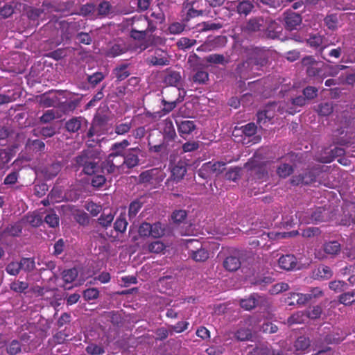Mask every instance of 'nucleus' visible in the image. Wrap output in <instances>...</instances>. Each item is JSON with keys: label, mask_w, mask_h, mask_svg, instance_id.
Masks as SVG:
<instances>
[{"label": "nucleus", "mask_w": 355, "mask_h": 355, "mask_svg": "<svg viewBox=\"0 0 355 355\" xmlns=\"http://www.w3.org/2000/svg\"><path fill=\"white\" fill-rule=\"evenodd\" d=\"M76 171L83 168V172L88 175H94L98 170V162H96L91 150H83L76 156L73 162Z\"/></svg>", "instance_id": "nucleus-1"}, {"label": "nucleus", "mask_w": 355, "mask_h": 355, "mask_svg": "<svg viewBox=\"0 0 355 355\" xmlns=\"http://www.w3.org/2000/svg\"><path fill=\"white\" fill-rule=\"evenodd\" d=\"M222 166V162H217L211 163V162L204 164L202 168L199 171V175L203 177V173L207 172L209 176L215 177L214 184H211V192L215 195H220L221 193V180L220 178L218 177L222 171L220 167Z\"/></svg>", "instance_id": "nucleus-2"}, {"label": "nucleus", "mask_w": 355, "mask_h": 355, "mask_svg": "<svg viewBox=\"0 0 355 355\" xmlns=\"http://www.w3.org/2000/svg\"><path fill=\"white\" fill-rule=\"evenodd\" d=\"M189 257L196 262H205L209 258V251L197 239L186 240Z\"/></svg>", "instance_id": "nucleus-3"}, {"label": "nucleus", "mask_w": 355, "mask_h": 355, "mask_svg": "<svg viewBox=\"0 0 355 355\" xmlns=\"http://www.w3.org/2000/svg\"><path fill=\"white\" fill-rule=\"evenodd\" d=\"M144 151L138 146L128 148L121 162L123 168L132 169L140 164L139 156H144Z\"/></svg>", "instance_id": "nucleus-4"}, {"label": "nucleus", "mask_w": 355, "mask_h": 355, "mask_svg": "<svg viewBox=\"0 0 355 355\" xmlns=\"http://www.w3.org/2000/svg\"><path fill=\"white\" fill-rule=\"evenodd\" d=\"M148 51L153 53L148 57V63L153 66H166L170 64V56L167 51L157 47Z\"/></svg>", "instance_id": "nucleus-5"}, {"label": "nucleus", "mask_w": 355, "mask_h": 355, "mask_svg": "<svg viewBox=\"0 0 355 355\" xmlns=\"http://www.w3.org/2000/svg\"><path fill=\"white\" fill-rule=\"evenodd\" d=\"M302 64L307 67L306 72L309 76L319 77L322 80L324 79L322 78V75L324 71L323 65H324V64L316 61L311 56L303 58Z\"/></svg>", "instance_id": "nucleus-6"}, {"label": "nucleus", "mask_w": 355, "mask_h": 355, "mask_svg": "<svg viewBox=\"0 0 355 355\" xmlns=\"http://www.w3.org/2000/svg\"><path fill=\"white\" fill-rule=\"evenodd\" d=\"M187 164L185 162L178 161L171 169V176L167 179L166 184H169L173 181L176 183L180 182L185 176L187 172Z\"/></svg>", "instance_id": "nucleus-7"}, {"label": "nucleus", "mask_w": 355, "mask_h": 355, "mask_svg": "<svg viewBox=\"0 0 355 355\" xmlns=\"http://www.w3.org/2000/svg\"><path fill=\"white\" fill-rule=\"evenodd\" d=\"M192 75L190 80L196 85H205L209 81V73L202 64H196L192 67Z\"/></svg>", "instance_id": "nucleus-8"}, {"label": "nucleus", "mask_w": 355, "mask_h": 355, "mask_svg": "<svg viewBox=\"0 0 355 355\" xmlns=\"http://www.w3.org/2000/svg\"><path fill=\"white\" fill-rule=\"evenodd\" d=\"M340 250V244L336 241L326 243L322 249L315 250V256L318 259H324L327 255H336Z\"/></svg>", "instance_id": "nucleus-9"}, {"label": "nucleus", "mask_w": 355, "mask_h": 355, "mask_svg": "<svg viewBox=\"0 0 355 355\" xmlns=\"http://www.w3.org/2000/svg\"><path fill=\"white\" fill-rule=\"evenodd\" d=\"M116 158L113 157L112 155H108L105 161L102 162L101 168L103 172L109 174L119 173L121 170H123L121 162H115Z\"/></svg>", "instance_id": "nucleus-10"}, {"label": "nucleus", "mask_w": 355, "mask_h": 355, "mask_svg": "<svg viewBox=\"0 0 355 355\" xmlns=\"http://www.w3.org/2000/svg\"><path fill=\"white\" fill-rule=\"evenodd\" d=\"M311 300V296L309 294L299 293H291L285 299V302L290 306L292 305H304Z\"/></svg>", "instance_id": "nucleus-11"}, {"label": "nucleus", "mask_w": 355, "mask_h": 355, "mask_svg": "<svg viewBox=\"0 0 355 355\" xmlns=\"http://www.w3.org/2000/svg\"><path fill=\"white\" fill-rule=\"evenodd\" d=\"M284 21L288 30L296 29L302 23L301 16L294 12H286L284 14Z\"/></svg>", "instance_id": "nucleus-12"}, {"label": "nucleus", "mask_w": 355, "mask_h": 355, "mask_svg": "<svg viewBox=\"0 0 355 355\" xmlns=\"http://www.w3.org/2000/svg\"><path fill=\"white\" fill-rule=\"evenodd\" d=\"M178 131L182 137L191 134L196 128L194 121L189 120L176 121Z\"/></svg>", "instance_id": "nucleus-13"}, {"label": "nucleus", "mask_w": 355, "mask_h": 355, "mask_svg": "<svg viewBox=\"0 0 355 355\" xmlns=\"http://www.w3.org/2000/svg\"><path fill=\"white\" fill-rule=\"evenodd\" d=\"M130 143L128 139H123L120 142H116L111 146L112 153L109 155H112L113 157L118 159L119 157H123L125 153V149L129 146Z\"/></svg>", "instance_id": "nucleus-14"}, {"label": "nucleus", "mask_w": 355, "mask_h": 355, "mask_svg": "<svg viewBox=\"0 0 355 355\" xmlns=\"http://www.w3.org/2000/svg\"><path fill=\"white\" fill-rule=\"evenodd\" d=\"M176 137L177 135L172 121L166 119L163 129V141L169 144V142L175 141Z\"/></svg>", "instance_id": "nucleus-15"}, {"label": "nucleus", "mask_w": 355, "mask_h": 355, "mask_svg": "<svg viewBox=\"0 0 355 355\" xmlns=\"http://www.w3.org/2000/svg\"><path fill=\"white\" fill-rule=\"evenodd\" d=\"M129 66L128 63H121L113 69V74L116 78V81L121 82L130 75V72L128 69Z\"/></svg>", "instance_id": "nucleus-16"}, {"label": "nucleus", "mask_w": 355, "mask_h": 355, "mask_svg": "<svg viewBox=\"0 0 355 355\" xmlns=\"http://www.w3.org/2000/svg\"><path fill=\"white\" fill-rule=\"evenodd\" d=\"M150 26V22L147 17L144 16H140L138 17H133L132 24L131 26V29L135 31H143L144 33H147L148 27Z\"/></svg>", "instance_id": "nucleus-17"}, {"label": "nucleus", "mask_w": 355, "mask_h": 355, "mask_svg": "<svg viewBox=\"0 0 355 355\" xmlns=\"http://www.w3.org/2000/svg\"><path fill=\"white\" fill-rule=\"evenodd\" d=\"M325 210L321 207L316 209L315 211L311 214V216L309 218H306L304 216H302V214L299 216V220L301 223H318L324 220V216Z\"/></svg>", "instance_id": "nucleus-18"}, {"label": "nucleus", "mask_w": 355, "mask_h": 355, "mask_svg": "<svg viewBox=\"0 0 355 355\" xmlns=\"http://www.w3.org/2000/svg\"><path fill=\"white\" fill-rule=\"evenodd\" d=\"M278 263L284 270H292L296 266V258L292 254L284 255L279 259Z\"/></svg>", "instance_id": "nucleus-19"}, {"label": "nucleus", "mask_w": 355, "mask_h": 355, "mask_svg": "<svg viewBox=\"0 0 355 355\" xmlns=\"http://www.w3.org/2000/svg\"><path fill=\"white\" fill-rule=\"evenodd\" d=\"M127 48L124 44H112L105 51V56L108 58H115L125 53Z\"/></svg>", "instance_id": "nucleus-20"}, {"label": "nucleus", "mask_w": 355, "mask_h": 355, "mask_svg": "<svg viewBox=\"0 0 355 355\" xmlns=\"http://www.w3.org/2000/svg\"><path fill=\"white\" fill-rule=\"evenodd\" d=\"M306 99L304 97L300 96L293 99L291 102L286 105V108H283L286 112H288L291 114H295L297 110V107H301L305 105Z\"/></svg>", "instance_id": "nucleus-21"}, {"label": "nucleus", "mask_w": 355, "mask_h": 355, "mask_svg": "<svg viewBox=\"0 0 355 355\" xmlns=\"http://www.w3.org/2000/svg\"><path fill=\"white\" fill-rule=\"evenodd\" d=\"M83 119L80 116L70 119L65 123L67 130L70 132H78L81 128Z\"/></svg>", "instance_id": "nucleus-22"}, {"label": "nucleus", "mask_w": 355, "mask_h": 355, "mask_svg": "<svg viewBox=\"0 0 355 355\" xmlns=\"http://www.w3.org/2000/svg\"><path fill=\"white\" fill-rule=\"evenodd\" d=\"M177 101H167L164 98L162 100L164 106L162 110L155 113V116L162 117L173 111L177 106Z\"/></svg>", "instance_id": "nucleus-23"}, {"label": "nucleus", "mask_w": 355, "mask_h": 355, "mask_svg": "<svg viewBox=\"0 0 355 355\" xmlns=\"http://www.w3.org/2000/svg\"><path fill=\"white\" fill-rule=\"evenodd\" d=\"M310 345L309 339L304 337H299L295 343V349L296 354L303 353Z\"/></svg>", "instance_id": "nucleus-24"}, {"label": "nucleus", "mask_w": 355, "mask_h": 355, "mask_svg": "<svg viewBox=\"0 0 355 355\" xmlns=\"http://www.w3.org/2000/svg\"><path fill=\"white\" fill-rule=\"evenodd\" d=\"M324 71L322 75V78H324L327 76H336L340 70L345 69L347 67L345 65H323Z\"/></svg>", "instance_id": "nucleus-25"}, {"label": "nucleus", "mask_w": 355, "mask_h": 355, "mask_svg": "<svg viewBox=\"0 0 355 355\" xmlns=\"http://www.w3.org/2000/svg\"><path fill=\"white\" fill-rule=\"evenodd\" d=\"M180 80V73L176 71H168L164 77V82L171 86H177Z\"/></svg>", "instance_id": "nucleus-26"}, {"label": "nucleus", "mask_w": 355, "mask_h": 355, "mask_svg": "<svg viewBox=\"0 0 355 355\" xmlns=\"http://www.w3.org/2000/svg\"><path fill=\"white\" fill-rule=\"evenodd\" d=\"M62 168V164L59 162H54L47 166L45 169V175L48 179H52L58 175Z\"/></svg>", "instance_id": "nucleus-27"}, {"label": "nucleus", "mask_w": 355, "mask_h": 355, "mask_svg": "<svg viewBox=\"0 0 355 355\" xmlns=\"http://www.w3.org/2000/svg\"><path fill=\"white\" fill-rule=\"evenodd\" d=\"M241 263L239 259L234 256L227 257L223 262V267L230 271L236 270L240 267Z\"/></svg>", "instance_id": "nucleus-28"}, {"label": "nucleus", "mask_w": 355, "mask_h": 355, "mask_svg": "<svg viewBox=\"0 0 355 355\" xmlns=\"http://www.w3.org/2000/svg\"><path fill=\"white\" fill-rule=\"evenodd\" d=\"M142 207L143 202H141L139 199L131 202L128 207V216L130 219L135 218Z\"/></svg>", "instance_id": "nucleus-29"}, {"label": "nucleus", "mask_w": 355, "mask_h": 355, "mask_svg": "<svg viewBox=\"0 0 355 355\" xmlns=\"http://www.w3.org/2000/svg\"><path fill=\"white\" fill-rule=\"evenodd\" d=\"M85 351L90 355H102L105 354V350L103 345L96 343H89L85 348Z\"/></svg>", "instance_id": "nucleus-30"}, {"label": "nucleus", "mask_w": 355, "mask_h": 355, "mask_svg": "<svg viewBox=\"0 0 355 355\" xmlns=\"http://www.w3.org/2000/svg\"><path fill=\"white\" fill-rule=\"evenodd\" d=\"M62 278L64 283L73 282L78 277V271L75 268L67 269L62 271Z\"/></svg>", "instance_id": "nucleus-31"}, {"label": "nucleus", "mask_w": 355, "mask_h": 355, "mask_svg": "<svg viewBox=\"0 0 355 355\" xmlns=\"http://www.w3.org/2000/svg\"><path fill=\"white\" fill-rule=\"evenodd\" d=\"M168 144L165 143L164 141H163L161 144L157 145H152L151 142L148 141V149L150 152L152 153H164L167 154L168 152Z\"/></svg>", "instance_id": "nucleus-32"}, {"label": "nucleus", "mask_w": 355, "mask_h": 355, "mask_svg": "<svg viewBox=\"0 0 355 355\" xmlns=\"http://www.w3.org/2000/svg\"><path fill=\"white\" fill-rule=\"evenodd\" d=\"M21 270L31 272L35 268V259L33 258L23 257L19 261Z\"/></svg>", "instance_id": "nucleus-33"}, {"label": "nucleus", "mask_w": 355, "mask_h": 355, "mask_svg": "<svg viewBox=\"0 0 355 355\" xmlns=\"http://www.w3.org/2000/svg\"><path fill=\"white\" fill-rule=\"evenodd\" d=\"M128 224L125 216L121 214L114 223V229L116 232L123 233L126 230Z\"/></svg>", "instance_id": "nucleus-34"}, {"label": "nucleus", "mask_w": 355, "mask_h": 355, "mask_svg": "<svg viewBox=\"0 0 355 355\" xmlns=\"http://www.w3.org/2000/svg\"><path fill=\"white\" fill-rule=\"evenodd\" d=\"M332 271L329 267L326 266H321L318 267L317 270L315 272V276L316 278L327 279L332 276Z\"/></svg>", "instance_id": "nucleus-35"}, {"label": "nucleus", "mask_w": 355, "mask_h": 355, "mask_svg": "<svg viewBox=\"0 0 355 355\" xmlns=\"http://www.w3.org/2000/svg\"><path fill=\"white\" fill-rule=\"evenodd\" d=\"M26 147L31 148L35 152H42L44 150L45 144L39 139H28L26 142Z\"/></svg>", "instance_id": "nucleus-36"}, {"label": "nucleus", "mask_w": 355, "mask_h": 355, "mask_svg": "<svg viewBox=\"0 0 355 355\" xmlns=\"http://www.w3.org/2000/svg\"><path fill=\"white\" fill-rule=\"evenodd\" d=\"M28 283L26 282L16 280L10 284V288L15 293H21L25 292V291L28 288Z\"/></svg>", "instance_id": "nucleus-37"}, {"label": "nucleus", "mask_w": 355, "mask_h": 355, "mask_svg": "<svg viewBox=\"0 0 355 355\" xmlns=\"http://www.w3.org/2000/svg\"><path fill=\"white\" fill-rule=\"evenodd\" d=\"M151 236L154 238H160L165 234V226L162 223L156 222L151 224Z\"/></svg>", "instance_id": "nucleus-38"}, {"label": "nucleus", "mask_w": 355, "mask_h": 355, "mask_svg": "<svg viewBox=\"0 0 355 355\" xmlns=\"http://www.w3.org/2000/svg\"><path fill=\"white\" fill-rule=\"evenodd\" d=\"M154 168L143 171L139 175V182L153 184Z\"/></svg>", "instance_id": "nucleus-39"}, {"label": "nucleus", "mask_w": 355, "mask_h": 355, "mask_svg": "<svg viewBox=\"0 0 355 355\" xmlns=\"http://www.w3.org/2000/svg\"><path fill=\"white\" fill-rule=\"evenodd\" d=\"M196 44V40L194 39H189L188 37H181L177 42V46L180 50H186L191 48Z\"/></svg>", "instance_id": "nucleus-40"}, {"label": "nucleus", "mask_w": 355, "mask_h": 355, "mask_svg": "<svg viewBox=\"0 0 355 355\" xmlns=\"http://www.w3.org/2000/svg\"><path fill=\"white\" fill-rule=\"evenodd\" d=\"M187 216V213L185 210L178 209L172 213L171 218L174 223L180 224L185 220Z\"/></svg>", "instance_id": "nucleus-41"}, {"label": "nucleus", "mask_w": 355, "mask_h": 355, "mask_svg": "<svg viewBox=\"0 0 355 355\" xmlns=\"http://www.w3.org/2000/svg\"><path fill=\"white\" fill-rule=\"evenodd\" d=\"M76 221L81 226H87L90 222V218L87 213L82 211H78L74 215Z\"/></svg>", "instance_id": "nucleus-42"}, {"label": "nucleus", "mask_w": 355, "mask_h": 355, "mask_svg": "<svg viewBox=\"0 0 355 355\" xmlns=\"http://www.w3.org/2000/svg\"><path fill=\"white\" fill-rule=\"evenodd\" d=\"M21 351V345L17 340H12L6 347V352L10 355H16Z\"/></svg>", "instance_id": "nucleus-43"}, {"label": "nucleus", "mask_w": 355, "mask_h": 355, "mask_svg": "<svg viewBox=\"0 0 355 355\" xmlns=\"http://www.w3.org/2000/svg\"><path fill=\"white\" fill-rule=\"evenodd\" d=\"M112 10V6L108 1L101 2L97 8L98 15L101 17H105L108 15Z\"/></svg>", "instance_id": "nucleus-44"}, {"label": "nucleus", "mask_w": 355, "mask_h": 355, "mask_svg": "<svg viewBox=\"0 0 355 355\" xmlns=\"http://www.w3.org/2000/svg\"><path fill=\"white\" fill-rule=\"evenodd\" d=\"M339 302L345 305H350L355 302V291H349L340 295Z\"/></svg>", "instance_id": "nucleus-45"}, {"label": "nucleus", "mask_w": 355, "mask_h": 355, "mask_svg": "<svg viewBox=\"0 0 355 355\" xmlns=\"http://www.w3.org/2000/svg\"><path fill=\"white\" fill-rule=\"evenodd\" d=\"M83 296L87 302L96 300L99 297V291L96 288H89L83 291Z\"/></svg>", "instance_id": "nucleus-46"}, {"label": "nucleus", "mask_w": 355, "mask_h": 355, "mask_svg": "<svg viewBox=\"0 0 355 355\" xmlns=\"http://www.w3.org/2000/svg\"><path fill=\"white\" fill-rule=\"evenodd\" d=\"M105 77V75L102 72H95L92 75H88L87 80L92 87H95L100 83Z\"/></svg>", "instance_id": "nucleus-47"}, {"label": "nucleus", "mask_w": 355, "mask_h": 355, "mask_svg": "<svg viewBox=\"0 0 355 355\" xmlns=\"http://www.w3.org/2000/svg\"><path fill=\"white\" fill-rule=\"evenodd\" d=\"M6 271L8 274L17 276L21 271L19 261H11L6 266Z\"/></svg>", "instance_id": "nucleus-48"}, {"label": "nucleus", "mask_w": 355, "mask_h": 355, "mask_svg": "<svg viewBox=\"0 0 355 355\" xmlns=\"http://www.w3.org/2000/svg\"><path fill=\"white\" fill-rule=\"evenodd\" d=\"M114 216L112 213L108 214L103 213L98 218V222L103 227L107 228L111 225L114 220Z\"/></svg>", "instance_id": "nucleus-49"}, {"label": "nucleus", "mask_w": 355, "mask_h": 355, "mask_svg": "<svg viewBox=\"0 0 355 355\" xmlns=\"http://www.w3.org/2000/svg\"><path fill=\"white\" fill-rule=\"evenodd\" d=\"M185 24L180 22H173L168 28V31L171 34H180L185 29Z\"/></svg>", "instance_id": "nucleus-50"}, {"label": "nucleus", "mask_w": 355, "mask_h": 355, "mask_svg": "<svg viewBox=\"0 0 355 355\" xmlns=\"http://www.w3.org/2000/svg\"><path fill=\"white\" fill-rule=\"evenodd\" d=\"M189 326V322L187 321H179L174 325H170L169 328L172 331L175 333H182L187 330Z\"/></svg>", "instance_id": "nucleus-51"}, {"label": "nucleus", "mask_w": 355, "mask_h": 355, "mask_svg": "<svg viewBox=\"0 0 355 355\" xmlns=\"http://www.w3.org/2000/svg\"><path fill=\"white\" fill-rule=\"evenodd\" d=\"M43 12L44 10L42 9L30 7L26 10V16L30 20L36 21Z\"/></svg>", "instance_id": "nucleus-52"}, {"label": "nucleus", "mask_w": 355, "mask_h": 355, "mask_svg": "<svg viewBox=\"0 0 355 355\" xmlns=\"http://www.w3.org/2000/svg\"><path fill=\"white\" fill-rule=\"evenodd\" d=\"M131 128V123H121L115 125L114 132L118 135H123L128 133Z\"/></svg>", "instance_id": "nucleus-53"}, {"label": "nucleus", "mask_w": 355, "mask_h": 355, "mask_svg": "<svg viewBox=\"0 0 355 355\" xmlns=\"http://www.w3.org/2000/svg\"><path fill=\"white\" fill-rule=\"evenodd\" d=\"M221 27L219 24H215L209 21L202 22L197 25L199 31H207L210 30L218 29Z\"/></svg>", "instance_id": "nucleus-54"}, {"label": "nucleus", "mask_w": 355, "mask_h": 355, "mask_svg": "<svg viewBox=\"0 0 355 355\" xmlns=\"http://www.w3.org/2000/svg\"><path fill=\"white\" fill-rule=\"evenodd\" d=\"M96 10L95 6L92 3H86L81 6L80 15L85 17L92 16Z\"/></svg>", "instance_id": "nucleus-55"}, {"label": "nucleus", "mask_w": 355, "mask_h": 355, "mask_svg": "<svg viewBox=\"0 0 355 355\" xmlns=\"http://www.w3.org/2000/svg\"><path fill=\"white\" fill-rule=\"evenodd\" d=\"M306 318L303 312H297L288 319V323L289 324H300L304 322Z\"/></svg>", "instance_id": "nucleus-56"}, {"label": "nucleus", "mask_w": 355, "mask_h": 355, "mask_svg": "<svg viewBox=\"0 0 355 355\" xmlns=\"http://www.w3.org/2000/svg\"><path fill=\"white\" fill-rule=\"evenodd\" d=\"M155 335L156 340L162 341L166 339L169 335H172V331L170 328L167 329L165 327H160L156 329Z\"/></svg>", "instance_id": "nucleus-57"}, {"label": "nucleus", "mask_w": 355, "mask_h": 355, "mask_svg": "<svg viewBox=\"0 0 355 355\" xmlns=\"http://www.w3.org/2000/svg\"><path fill=\"white\" fill-rule=\"evenodd\" d=\"M240 304L242 308L250 310L257 306V301L254 296H250L248 299L242 300Z\"/></svg>", "instance_id": "nucleus-58"}, {"label": "nucleus", "mask_w": 355, "mask_h": 355, "mask_svg": "<svg viewBox=\"0 0 355 355\" xmlns=\"http://www.w3.org/2000/svg\"><path fill=\"white\" fill-rule=\"evenodd\" d=\"M277 172L280 177L286 178L293 172V168L287 164H282L279 166Z\"/></svg>", "instance_id": "nucleus-59"}, {"label": "nucleus", "mask_w": 355, "mask_h": 355, "mask_svg": "<svg viewBox=\"0 0 355 355\" xmlns=\"http://www.w3.org/2000/svg\"><path fill=\"white\" fill-rule=\"evenodd\" d=\"M44 221L49 227H55L59 225V217L55 213H50L45 216Z\"/></svg>", "instance_id": "nucleus-60"}, {"label": "nucleus", "mask_w": 355, "mask_h": 355, "mask_svg": "<svg viewBox=\"0 0 355 355\" xmlns=\"http://www.w3.org/2000/svg\"><path fill=\"white\" fill-rule=\"evenodd\" d=\"M253 6L249 1H243L238 4L237 10L240 14L247 15L252 9Z\"/></svg>", "instance_id": "nucleus-61"}, {"label": "nucleus", "mask_w": 355, "mask_h": 355, "mask_svg": "<svg viewBox=\"0 0 355 355\" xmlns=\"http://www.w3.org/2000/svg\"><path fill=\"white\" fill-rule=\"evenodd\" d=\"M55 119V111L53 110H48L40 117V121L42 123H48Z\"/></svg>", "instance_id": "nucleus-62"}, {"label": "nucleus", "mask_w": 355, "mask_h": 355, "mask_svg": "<svg viewBox=\"0 0 355 355\" xmlns=\"http://www.w3.org/2000/svg\"><path fill=\"white\" fill-rule=\"evenodd\" d=\"M164 248L165 246L164 243L159 241L152 242L148 246L149 252L153 253H159L162 252L164 250Z\"/></svg>", "instance_id": "nucleus-63"}, {"label": "nucleus", "mask_w": 355, "mask_h": 355, "mask_svg": "<svg viewBox=\"0 0 355 355\" xmlns=\"http://www.w3.org/2000/svg\"><path fill=\"white\" fill-rule=\"evenodd\" d=\"M67 53L64 49H58L55 51H53L47 53L46 56L55 60H59L65 57Z\"/></svg>", "instance_id": "nucleus-64"}]
</instances>
